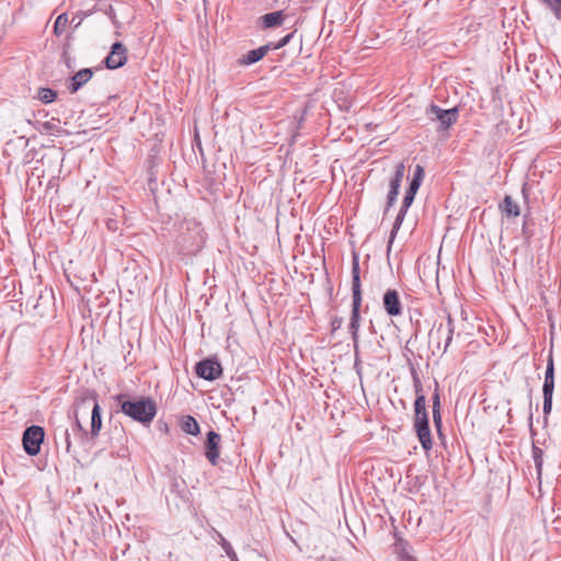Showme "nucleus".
<instances>
[{
  "label": "nucleus",
  "mask_w": 561,
  "mask_h": 561,
  "mask_svg": "<svg viewBox=\"0 0 561 561\" xmlns=\"http://www.w3.org/2000/svg\"><path fill=\"white\" fill-rule=\"evenodd\" d=\"M114 399L122 413L144 426H149L157 415V402L150 397L119 393Z\"/></svg>",
  "instance_id": "obj_1"
},
{
  "label": "nucleus",
  "mask_w": 561,
  "mask_h": 561,
  "mask_svg": "<svg viewBox=\"0 0 561 561\" xmlns=\"http://www.w3.org/2000/svg\"><path fill=\"white\" fill-rule=\"evenodd\" d=\"M352 312L348 329L352 335V340L357 348L358 343V331L360 327V307H362V283H360V267L359 259L356 253L353 254L352 260Z\"/></svg>",
  "instance_id": "obj_2"
},
{
  "label": "nucleus",
  "mask_w": 561,
  "mask_h": 561,
  "mask_svg": "<svg viewBox=\"0 0 561 561\" xmlns=\"http://www.w3.org/2000/svg\"><path fill=\"white\" fill-rule=\"evenodd\" d=\"M425 116L430 122L437 123L436 131H447L454 124L457 123L459 117V110L457 106L444 110L440 106L432 103L425 108Z\"/></svg>",
  "instance_id": "obj_3"
},
{
  "label": "nucleus",
  "mask_w": 561,
  "mask_h": 561,
  "mask_svg": "<svg viewBox=\"0 0 561 561\" xmlns=\"http://www.w3.org/2000/svg\"><path fill=\"white\" fill-rule=\"evenodd\" d=\"M454 332H455L454 320L450 314H447V323L446 324H444L443 322H440L438 324L434 323V325L428 334L430 342L431 343L435 342L436 348L440 350V342L444 337L445 346H444L443 353H445L447 351L448 346L451 344Z\"/></svg>",
  "instance_id": "obj_4"
},
{
  "label": "nucleus",
  "mask_w": 561,
  "mask_h": 561,
  "mask_svg": "<svg viewBox=\"0 0 561 561\" xmlns=\"http://www.w3.org/2000/svg\"><path fill=\"white\" fill-rule=\"evenodd\" d=\"M45 432L42 426L31 425L23 432L22 443L25 453L30 456H36L41 451L44 442Z\"/></svg>",
  "instance_id": "obj_5"
},
{
  "label": "nucleus",
  "mask_w": 561,
  "mask_h": 561,
  "mask_svg": "<svg viewBox=\"0 0 561 561\" xmlns=\"http://www.w3.org/2000/svg\"><path fill=\"white\" fill-rule=\"evenodd\" d=\"M195 373L202 379L214 381L222 375V367L216 357H207L196 363Z\"/></svg>",
  "instance_id": "obj_6"
},
{
  "label": "nucleus",
  "mask_w": 561,
  "mask_h": 561,
  "mask_svg": "<svg viewBox=\"0 0 561 561\" xmlns=\"http://www.w3.org/2000/svg\"><path fill=\"white\" fill-rule=\"evenodd\" d=\"M127 62V48L122 42H114L103 64L110 70L123 67Z\"/></svg>",
  "instance_id": "obj_7"
},
{
  "label": "nucleus",
  "mask_w": 561,
  "mask_h": 561,
  "mask_svg": "<svg viewBox=\"0 0 561 561\" xmlns=\"http://www.w3.org/2000/svg\"><path fill=\"white\" fill-rule=\"evenodd\" d=\"M413 427L422 448L428 451L433 447L428 414L414 417Z\"/></svg>",
  "instance_id": "obj_8"
},
{
  "label": "nucleus",
  "mask_w": 561,
  "mask_h": 561,
  "mask_svg": "<svg viewBox=\"0 0 561 561\" xmlns=\"http://www.w3.org/2000/svg\"><path fill=\"white\" fill-rule=\"evenodd\" d=\"M415 195H416L415 191H410V190L405 191V194H404V197H403V201H402V205L400 207V210H399V213H398V215L396 217V220L393 222L392 229L390 231V237H389V241H388V250H390V248H391V245L393 243V240H394L398 231L400 230L401 225H402V222H403V220L405 218L408 209L411 207V205L414 202Z\"/></svg>",
  "instance_id": "obj_9"
},
{
  "label": "nucleus",
  "mask_w": 561,
  "mask_h": 561,
  "mask_svg": "<svg viewBox=\"0 0 561 561\" xmlns=\"http://www.w3.org/2000/svg\"><path fill=\"white\" fill-rule=\"evenodd\" d=\"M385 312L391 317H400L403 313V305L397 289L388 288L382 296Z\"/></svg>",
  "instance_id": "obj_10"
},
{
  "label": "nucleus",
  "mask_w": 561,
  "mask_h": 561,
  "mask_svg": "<svg viewBox=\"0 0 561 561\" xmlns=\"http://www.w3.org/2000/svg\"><path fill=\"white\" fill-rule=\"evenodd\" d=\"M220 442H221V436L219 433L210 430L206 434V440L204 443L205 457L213 466H216L219 460Z\"/></svg>",
  "instance_id": "obj_11"
},
{
  "label": "nucleus",
  "mask_w": 561,
  "mask_h": 561,
  "mask_svg": "<svg viewBox=\"0 0 561 561\" xmlns=\"http://www.w3.org/2000/svg\"><path fill=\"white\" fill-rule=\"evenodd\" d=\"M92 401L93 407L91 411V426H90V438L94 439L99 436L100 431L102 428V414H101V407L96 400L95 396L82 398L80 401L81 405H84L85 403Z\"/></svg>",
  "instance_id": "obj_12"
},
{
  "label": "nucleus",
  "mask_w": 561,
  "mask_h": 561,
  "mask_svg": "<svg viewBox=\"0 0 561 561\" xmlns=\"http://www.w3.org/2000/svg\"><path fill=\"white\" fill-rule=\"evenodd\" d=\"M93 76L92 68H83L76 72L71 78L68 84V90L70 93L78 92Z\"/></svg>",
  "instance_id": "obj_13"
},
{
  "label": "nucleus",
  "mask_w": 561,
  "mask_h": 561,
  "mask_svg": "<svg viewBox=\"0 0 561 561\" xmlns=\"http://www.w3.org/2000/svg\"><path fill=\"white\" fill-rule=\"evenodd\" d=\"M270 47L267 44L263 45V46H260L255 49H251L249 50L247 54H244L239 60V65L241 66H250V65H253L257 61H260L261 59H263L267 53L270 51Z\"/></svg>",
  "instance_id": "obj_14"
},
{
  "label": "nucleus",
  "mask_w": 561,
  "mask_h": 561,
  "mask_svg": "<svg viewBox=\"0 0 561 561\" xmlns=\"http://www.w3.org/2000/svg\"><path fill=\"white\" fill-rule=\"evenodd\" d=\"M285 18H286V15H285L284 11L277 10V11L270 12V13L262 15L260 18V24H261V27L264 30L275 28V27L283 25Z\"/></svg>",
  "instance_id": "obj_15"
},
{
  "label": "nucleus",
  "mask_w": 561,
  "mask_h": 561,
  "mask_svg": "<svg viewBox=\"0 0 561 561\" xmlns=\"http://www.w3.org/2000/svg\"><path fill=\"white\" fill-rule=\"evenodd\" d=\"M433 405H432V413H433V422L434 426L437 431V434L439 437H443V421H442V413H440V397L438 391V386L436 385L435 391L432 397Z\"/></svg>",
  "instance_id": "obj_16"
},
{
  "label": "nucleus",
  "mask_w": 561,
  "mask_h": 561,
  "mask_svg": "<svg viewBox=\"0 0 561 561\" xmlns=\"http://www.w3.org/2000/svg\"><path fill=\"white\" fill-rule=\"evenodd\" d=\"M554 391V363L552 352H550L547 359V367L545 371V380L542 385V393H552Z\"/></svg>",
  "instance_id": "obj_17"
},
{
  "label": "nucleus",
  "mask_w": 561,
  "mask_h": 561,
  "mask_svg": "<svg viewBox=\"0 0 561 561\" xmlns=\"http://www.w3.org/2000/svg\"><path fill=\"white\" fill-rule=\"evenodd\" d=\"M404 171H405V168H404V164L402 162H400V163H398L396 165L394 173H393V175L391 176V179L389 181V192H388V195L394 196V197L398 198V195H399V192H400V186H401V183H402V180H403V176H404Z\"/></svg>",
  "instance_id": "obj_18"
},
{
  "label": "nucleus",
  "mask_w": 561,
  "mask_h": 561,
  "mask_svg": "<svg viewBox=\"0 0 561 561\" xmlns=\"http://www.w3.org/2000/svg\"><path fill=\"white\" fill-rule=\"evenodd\" d=\"M499 208L503 215L508 218L518 217L520 215L519 205L512 198L511 195H505L500 203Z\"/></svg>",
  "instance_id": "obj_19"
},
{
  "label": "nucleus",
  "mask_w": 561,
  "mask_h": 561,
  "mask_svg": "<svg viewBox=\"0 0 561 561\" xmlns=\"http://www.w3.org/2000/svg\"><path fill=\"white\" fill-rule=\"evenodd\" d=\"M181 430L190 435L197 436L201 432L199 424L192 415H185L180 422Z\"/></svg>",
  "instance_id": "obj_20"
},
{
  "label": "nucleus",
  "mask_w": 561,
  "mask_h": 561,
  "mask_svg": "<svg viewBox=\"0 0 561 561\" xmlns=\"http://www.w3.org/2000/svg\"><path fill=\"white\" fill-rule=\"evenodd\" d=\"M531 453H533V459L535 462L537 476H538V479H540L541 473H542V465H543V451L541 448H539L538 446H536L534 444Z\"/></svg>",
  "instance_id": "obj_21"
},
{
  "label": "nucleus",
  "mask_w": 561,
  "mask_h": 561,
  "mask_svg": "<svg viewBox=\"0 0 561 561\" xmlns=\"http://www.w3.org/2000/svg\"><path fill=\"white\" fill-rule=\"evenodd\" d=\"M37 99L45 104H49L57 99V92L50 88H39Z\"/></svg>",
  "instance_id": "obj_22"
},
{
  "label": "nucleus",
  "mask_w": 561,
  "mask_h": 561,
  "mask_svg": "<svg viewBox=\"0 0 561 561\" xmlns=\"http://www.w3.org/2000/svg\"><path fill=\"white\" fill-rule=\"evenodd\" d=\"M69 20L67 13L59 14L54 23V33L57 36H60L65 32Z\"/></svg>",
  "instance_id": "obj_23"
},
{
  "label": "nucleus",
  "mask_w": 561,
  "mask_h": 561,
  "mask_svg": "<svg viewBox=\"0 0 561 561\" xmlns=\"http://www.w3.org/2000/svg\"><path fill=\"white\" fill-rule=\"evenodd\" d=\"M414 417L427 414L426 411V398L424 394H420L414 400Z\"/></svg>",
  "instance_id": "obj_24"
},
{
  "label": "nucleus",
  "mask_w": 561,
  "mask_h": 561,
  "mask_svg": "<svg viewBox=\"0 0 561 561\" xmlns=\"http://www.w3.org/2000/svg\"><path fill=\"white\" fill-rule=\"evenodd\" d=\"M218 537L219 543L224 551L226 552L227 557L230 559V561H239L238 556L233 550L232 546L230 545V542L227 541V539L221 534H218Z\"/></svg>",
  "instance_id": "obj_25"
},
{
  "label": "nucleus",
  "mask_w": 561,
  "mask_h": 561,
  "mask_svg": "<svg viewBox=\"0 0 561 561\" xmlns=\"http://www.w3.org/2000/svg\"><path fill=\"white\" fill-rule=\"evenodd\" d=\"M295 33H296V31L285 35L276 43H273V42L267 43L270 49L277 50V49L285 47L293 39V37L295 36Z\"/></svg>",
  "instance_id": "obj_26"
},
{
  "label": "nucleus",
  "mask_w": 561,
  "mask_h": 561,
  "mask_svg": "<svg viewBox=\"0 0 561 561\" xmlns=\"http://www.w3.org/2000/svg\"><path fill=\"white\" fill-rule=\"evenodd\" d=\"M545 3L554 14V16L561 21V0H540Z\"/></svg>",
  "instance_id": "obj_27"
},
{
  "label": "nucleus",
  "mask_w": 561,
  "mask_h": 561,
  "mask_svg": "<svg viewBox=\"0 0 561 561\" xmlns=\"http://www.w3.org/2000/svg\"><path fill=\"white\" fill-rule=\"evenodd\" d=\"M543 396V405H542V412L545 420L547 421L548 415L551 413L552 410V393H542Z\"/></svg>",
  "instance_id": "obj_28"
},
{
  "label": "nucleus",
  "mask_w": 561,
  "mask_h": 561,
  "mask_svg": "<svg viewBox=\"0 0 561 561\" xmlns=\"http://www.w3.org/2000/svg\"><path fill=\"white\" fill-rule=\"evenodd\" d=\"M72 431L75 432L76 435H78V437L80 439H83L84 437H88V435H90L82 426L80 420L78 419L77 416V413L75 414V423H73V426H72Z\"/></svg>",
  "instance_id": "obj_29"
},
{
  "label": "nucleus",
  "mask_w": 561,
  "mask_h": 561,
  "mask_svg": "<svg viewBox=\"0 0 561 561\" xmlns=\"http://www.w3.org/2000/svg\"><path fill=\"white\" fill-rule=\"evenodd\" d=\"M412 377H413V386H414L415 396L417 397L420 394H423V385L414 369L412 370Z\"/></svg>",
  "instance_id": "obj_30"
},
{
  "label": "nucleus",
  "mask_w": 561,
  "mask_h": 561,
  "mask_svg": "<svg viewBox=\"0 0 561 561\" xmlns=\"http://www.w3.org/2000/svg\"><path fill=\"white\" fill-rule=\"evenodd\" d=\"M342 323H343V319L341 317H334L331 320V332L332 333L336 332L342 327Z\"/></svg>",
  "instance_id": "obj_31"
},
{
  "label": "nucleus",
  "mask_w": 561,
  "mask_h": 561,
  "mask_svg": "<svg viewBox=\"0 0 561 561\" xmlns=\"http://www.w3.org/2000/svg\"><path fill=\"white\" fill-rule=\"evenodd\" d=\"M414 180L423 181L424 179V168L420 164L415 165L413 178Z\"/></svg>",
  "instance_id": "obj_32"
},
{
  "label": "nucleus",
  "mask_w": 561,
  "mask_h": 561,
  "mask_svg": "<svg viewBox=\"0 0 561 561\" xmlns=\"http://www.w3.org/2000/svg\"><path fill=\"white\" fill-rule=\"evenodd\" d=\"M396 202H397V197L387 195V202H386V207L383 210V216H386L388 214L389 209L396 204Z\"/></svg>",
  "instance_id": "obj_33"
},
{
  "label": "nucleus",
  "mask_w": 561,
  "mask_h": 561,
  "mask_svg": "<svg viewBox=\"0 0 561 561\" xmlns=\"http://www.w3.org/2000/svg\"><path fill=\"white\" fill-rule=\"evenodd\" d=\"M354 368L356 369L357 374L359 375L360 374V358H359V354H358V347L356 348L354 346Z\"/></svg>",
  "instance_id": "obj_34"
},
{
  "label": "nucleus",
  "mask_w": 561,
  "mask_h": 561,
  "mask_svg": "<svg viewBox=\"0 0 561 561\" xmlns=\"http://www.w3.org/2000/svg\"><path fill=\"white\" fill-rule=\"evenodd\" d=\"M421 184H422V181H419V180H414V179H412V180L410 181V183H409V187H408V190H410V191H415V192L417 193V191H419V188H420Z\"/></svg>",
  "instance_id": "obj_35"
},
{
  "label": "nucleus",
  "mask_w": 561,
  "mask_h": 561,
  "mask_svg": "<svg viewBox=\"0 0 561 561\" xmlns=\"http://www.w3.org/2000/svg\"><path fill=\"white\" fill-rule=\"evenodd\" d=\"M64 439H65V444H66V451L69 453L70 447H71V440H70L69 431L67 428L64 431Z\"/></svg>",
  "instance_id": "obj_36"
},
{
  "label": "nucleus",
  "mask_w": 561,
  "mask_h": 561,
  "mask_svg": "<svg viewBox=\"0 0 561 561\" xmlns=\"http://www.w3.org/2000/svg\"><path fill=\"white\" fill-rule=\"evenodd\" d=\"M400 561H417L414 557L408 554V553H404L400 557Z\"/></svg>",
  "instance_id": "obj_37"
},
{
  "label": "nucleus",
  "mask_w": 561,
  "mask_h": 561,
  "mask_svg": "<svg viewBox=\"0 0 561 561\" xmlns=\"http://www.w3.org/2000/svg\"><path fill=\"white\" fill-rule=\"evenodd\" d=\"M529 422H531V416L529 417ZM530 430H533V423L529 424Z\"/></svg>",
  "instance_id": "obj_38"
}]
</instances>
